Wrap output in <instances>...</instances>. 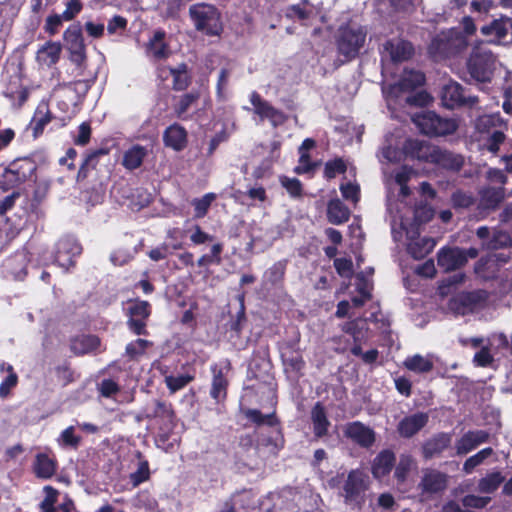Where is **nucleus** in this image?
<instances>
[{"mask_svg":"<svg viewBox=\"0 0 512 512\" xmlns=\"http://www.w3.org/2000/svg\"><path fill=\"white\" fill-rule=\"evenodd\" d=\"M424 75L420 71L405 70L398 82L383 86L382 91L387 99L388 105L392 102L401 103L402 100L409 105L425 106L430 101V96L424 91L412 93L424 83Z\"/></svg>","mask_w":512,"mask_h":512,"instance_id":"nucleus-1","label":"nucleus"},{"mask_svg":"<svg viewBox=\"0 0 512 512\" xmlns=\"http://www.w3.org/2000/svg\"><path fill=\"white\" fill-rule=\"evenodd\" d=\"M367 38V28L357 22H348L338 28L336 46L339 55L345 60L354 59L364 47Z\"/></svg>","mask_w":512,"mask_h":512,"instance_id":"nucleus-2","label":"nucleus"},{"mask_svg":"<svg viewBox=\"0 0 512 512\" xmlns=\"http://www.w3.org/2000/svg\"><path fill=\"white\" fill-rule=\"evenodd\" d=\"M469 40L457 29L441 32L429 45V53L436 59L456 57L466 51Z\"/></svg>","mask_w":512,"mask_h":512,"instance_id":"nucleus-3","label":"nucleus"},{"mask_svg":"<svg viewBox=\"0 0 512 512\" xmlns=\"http://www.w3.org/2000/svg\"><path fill=\"white\" fill-rule=\"evenodd\" d=\"M189 16L195 29L208 36H218L223 30L221 13L212 4L196 3L191 5Z\"/></svg>","mask_w":512,"mask_h":512,"instance_id":"nucleus-4","label":"nucleus"},{"mask_svg":"<svg viewBox=\"0 0 512 512\" xmlns=\"http://www.w3.org/2000/svg\"><path fill=\"white\" fill-rule=\"evenodd\" d=\"M494 62L495 57L487 44L483 41H476L467 61V69L471 78L482 83L490 81Z\"/></svg>","mask_w":512,"mask_h":512,"instance_id":"nucleus-5","label":"nucleus"},{"mask_svg":"<svg viewBox=\"0 0 512 512\" xmlns=\"http://www.w3.org/2000/svg\"><path fill=\"white\" fill-rule=\"evenodd\" d=\"M412 121L421 133L431 136L452 134L458 127L455 119L440 117L433 111L417 113L412 117Z\"/></svg>","mask_w":512,"mask_h":512,"instance_id":"nucleus-6","label":"nucleus"},{"mask_svg":"<svg viewBox=\"0 0 512 512\" xmlns=\"http://www.w3.org/2000/svg\"><path fill=\"white\" fill-rule=\"evenodd\" d=\"M369 486V477L360 470H352L345 481L343 496L345 503L361 507L365 502V493Z\"/></svg>","mask_w":512,"mask_h":512,"instance_id":"nucleus-7","label":"nucleus"},{"mask_svg":"<svg viewBox=\"0 0 512 512\" xmlns=\"http://www.w3.org/2000/svg\"><path fill=\"white\" fill-rule=\"evenodd\" d=\"M400 227L406 234L407 251L413 258H424L435 247L436 242L434 239L430 237H420L417 224H410L408 227L406 222L401 219Z\"/></svg>","mask_w":512,"mask_h":512,"instance_id":"nucleus-8","label":"nucleus"},{"mask_svg":"<svg viewBox=\"0 0 512 512\" xmlns=\"http://www.w3.org/2000/svg\"><path fill=\"white\" fill-rule=\"evenodd\" d=\"M478 256V250L474 247L461 249L458 247H446L438 251V266L444 271L456 270L464 266L468 259H474Z\"/></svg>","mask_w":512,"mask_h":512,"instance_id":"nucleus-9","label":"nucleus"},{"mask_svg":"<svg viewBox=\"0 0 512 512\" xmlns=\"http://www.w3.org/2000/svg\"><path fill=\"white\" fill-rule=\"evenodd\" d=\"M404 145L405 142H403L400 130L386 134L378 153L380 163H397L401 161L405 154Z\"/></svg>","mask_w":512,"mask_h":512,"instance_id":"nucleus-10","label":"nucleus"},{"mask_svg":"<svg viewBox=\"0 0 512 512\" xmlns=\"http://www.w3.org/2000/svg\"><path fill=\"white\" fill-rule=\"evenodd\" d=\"M81 253L82 246L78 240L74 236L66 235L56 243L55 261L60 267L67 270L74 265V259Z\"/></svg>","mask_w":512,"mask_h":512,"instance_id":"nucleus-11","label":"nucleus"},{"mask_svg":"<svg viewBox=\"0 0 512 512\" xmlns=\"http://www.w3.org/2000/svg\"><path fill=\"white\" fill-rule=\"evenodd\" d=\"M382 63L385 62H403L408 60L413 54L411 43L401 38L387 40L380 50Z\"/></svg>","mask_w":512,"mask_h":512,"instance_id":"nucleus-12","label":"nucleus"},{"mask_svg":"<svg viewBox=\"0 0 512 512\" xmlns=\"http://www.w3.org/2000/svg\"><path fill=\"white\" fill-rule=\"evenodd\" d=\"M441 102L443 106L453 109L461 105L473 106L478 102V98L476 96L466 97L463 93L462 86L459 83L449 81L442 87Z\"/></svg>","mask_w":512,"mask_h":512,"instance_id":"nucleus-13","label":"nucleus"},{"mask_svg":"<svg viewBox=\"0 0 512 512\" xmlns=\"http://www.w3.org/2000/svg\"><path fill=\"white\" fill-rule=\"evenodd\" d=\"M250 102L254 107V113L257 114L261 120H269L273 126H279L284 123V113L274 108L269 102L263 100L257 92L251 93Z\"/></svg>","mask_w":512,"mask_h":512,"instance_id":"nucleus-14","label":"nucleus"},{"mask_svg":"<svg viewBox=\"0 0 512 512\" xmlns=\"http://www.w3.org/2000/svg\"><path fill=\"white\" fill-rule=\"evenodd\" d=\"M404 150L405 154L412 158L434 163L439 147L426 141L409 139L405 141Z\"/></svg>","mask_w":512,"mask_h":512,"instance_id":"nucleus-15","label":"nucleus"},{"mask_svg":"<svg viewBox=\"0 0 512 512\" xmlns=\"http://www.w3.org/2000/svg\"><path fill=\"white\" fill-rule=\"evenodd\" d=\"M28 261V254L25 250L16 252L3 262V275L14 280H23L27 274Z\"/></svg>","mask_w":512,"mask_h":512,"instance_id":"nucleus-16","label":"nucleus"},{"mask_svg":"<svg viewBox=\"0 0 512 512\" xmlns=\"http://www.w3.org/2000/svg\"><path fill=\"white\" fill-rule=\"evenodd\" d=\"M447 477L444 473L435 469H424L418 489L422 496L438 493L446 486Z\"/></svg>","mask_w":512,"mask_h":512,"instance_id":"nucleus-17","label":"nucleus"},{"mask_svg":"<svg viewBox=\"0 0 512 512\" xmlns=\"http://www.w3.org/2000/svg\"><path fill=\"white\" fill-rule=\"evenodd\" d=\"M319 14V9L309 0H301L285 9V16L293 21L308 25Z\"/></svg>","mask_w":512,"mask_h":512,"instance_id":"nucleus-18","label":"nucleus"},{"mask_svg":"<svg viewBox=\"0 0 512 512\" xmlns=\"http://www.w3.org/2000/svg\"><path fill=\"white\" fill-rule=\"evenodd\" d=\"M489 439V433L485 430H470L464 433L455 443L456 454L466 455L484 444Z\"/></svg>","mask_w":512,"mask_h":512,"instance_id":"nucleus-19","label":"nucleus"},{"mask_svg":"<svg viewBox=\"0 0 512 512\" xmlns=\"http://www.w3.org/2000/svg\"><path fill=\"white\" fill-rule=\"evenodd\" d=\"M151 151L150 145L133 144L123 152L121 164L128 171L136 170L142 166Z\"/></svg>","mask_w":512,"mask_h":512,"instance_id":"nucleus-20","label":"nucleus"},{"mask_svg":"<svg viewBox=\"0 0 512 512\" xmlns=\"http://www.w3.org/2000/svg\"><path fill=\"white\" fill-rule=\"evenodd\" d=\"M148 58L161 61L169 57L171 51L166 42V33L163 30L154 31L146 44L145 49Z\"/></svg>","mask_w":512,"mask_h":512,"instance_id":"nucleus-21","label":"nucleus"},{"mask_svg":"<svg viewBox=\"0 0 512 512\" xmlns=\"http://www.w3.org/2000/svg\"><path fill=\"white\" fill-rule=\"evenodd\" d=\"M344 433L346 437L362 447H370L375 441L374 431L358 421L347 424Z\"/></svg>","mask_w":512,"mask_h":512,"instance_id":"nucleus-22","label":"nucleus"},{"mask_svg":"<svg viewBox=\"0 0 512 512\" xmlns=\"http://www.w3.org/2000/svg\"><path fill=\"white\" fill-rule=\"evenodd\" d=\"M63 39L70 52L79 59L85 56V44L79 24L70 25L63 34Z\"/></svg>","mask_w":512,"mask_h":512,"instance_id":"nucleus-23","label":"nucleus"},{"mask_svg":"<svg viewBox=\"0 0 512 512\" xmlns=\"http://www.w3.org/2000/svg\"><path fill=\"white\" fill-rule=\"evenodd\" d=\"M428 414L418 412L403 418L398 424V432L404 438H410L418 433L428 422Z\"/></svg>","mask_w":512,"mask_h":512,"instance_id":"nucleus-24","label":"nucleus"},{"mask_svg":"<svg viewBox=\"0 0 512 512\" xmlns=\"http://www.w3.org/2000/svg\"><path fill=\"white\" fill-rule=\"evenodd\" d=\"M505 199L504 187H485L479 192V208L482 210H495Z\"/></svg>","mask_w":512,"mask_h":512,"instance_id":"nucleus-25","label":"nucleus"},{"mask_svg":"<svg viewBox=\"0 0 512 512\" xmlns=\"http://www.w3.org/2000/svg\"><path fill=\"white\" fill-rule=\"evenodd\" d=\"M310 419L313 428V434L317 439L323 438L328 434L331 425L324 406L317 402L311 410Z\"/></svg>","mask_w":512,"mask_h":512,"instance_id":"nucleus-26","label":"nucleus"},{"mask_svg":"<svg viewBox=\"0 0 512 512\" xmlns=\"http://www.w3.org/2000/svg\"><path fill=\"white\" fill-rule=\"evenodd\" d=\"M61 51L59 42L48 41L37 50L36 61L41 66L51 67L59 61Z\"/></svg>","mask_w":512,"mask_h":512,"instance_id":"nucleus-27","label":"nucleus"},{"mask_svg":"<svg viewBox=\"0 0 512 512\" xmlns=\"http://www.w3.org/2000/svg\"><path fill=\"white\" fill-rule=\"evenodd\" d=\"M33 472L40 479L51 478L57 470L55 458L48 453H38L33 462Z\"/></svg>","mask_w":512,"mask_h":512,"instance_id":"nucleus-28","label":"nucleus"},{"mask_svg":"<svg viewBox=\"0 0 512 512\" xmlns=\"http://www.w3.org/2000/svg\"><path fill=\"white\" fill-rule=\"evenodd\" d=\"M163 140L167 147L182 151L187 145V132L182 126L173 124L165 130Z\"/></svg>","mask_w":512,"mask_h":512,"instance_id":"nucleus-29","label":"nucleus"},{"mask_svg":"<svg viewBox=\"0 0 512 512\" xmlns=\"http://www.w3.org/2000/svg\"><path fill=\"white\" fill-rule=\"evenodd\" d=\"M451 435L448 433H439L427 440L423 447L422 453L425 459H431L442 453L451 444Z\"/></svg>","mask_w":512,"mask_h":512,"instance_id":"nucleus-30","label":"nucleus"},{"mask_svg":"<svg viewBox=\"0 0 512 512\" xmlns=\"http://www.w3.org/2000/svg\"><path fill=\"white\" fill-rule=\"evenodd\" d=\"M373 273V268L368 269V276L364 273H358L356 276V289L359 293V296L352 298V304L355 307L362 306L366 301H368L371 297V275Z\"/></svg>","mask_w":512,"mask_h":512,"instance_id":"nucleus-31","label":"nucleus"},{"mask_svg":"<svg viewBox=\"0 0 512 512\" xmlns=\"http://www.w3.org/2000/svg\"><path fill=\"white\" fill-rule=\"evenodd\" d=\"M9 167L19 185L31 179L37 168L36 163L30 158L17 159L11 162Z\"/></svg>","mask_w":512,"mask_h":512,"instance_id":"nucleus-32","label":"nucleus"},{"mask_svg":"<svg viewBox=\"0 0 512 512\" xmlns=\"http://www.w3.org/2000/svg\"><path fill=\"white\" fill-rule=\"evenodd\" d=\"M370 321H377V315L374 313L369 318ZM368 319L358 318L347 322L343 326V331L350 334L354 342H363L368 338Z\"/></svg>","mask_w":512,"mask_h":512,"instance_id":"nucleus-33","label":"nucleus"},{"mask_svg":"<svg viewBox=\"0 0 512 512\" xmlns=\"http://www.w3.org/2000/svg\"><path fill=\"white\" fill-rule=\"evenodd\" d=\"M395 464V454L390 450L381 451L374 459L372 473L376 478H382L390 473Z\"/></svg>","mask_w":512,"mask_h":512,"instance_id":"nucleus-34","label":"nucleus"},{"mask_svg":"<svg viewBox=\"0 0 512 512\" xmlns=\"http://www.w3.org/2000/svg\"><path fill=\"white\" fill-rule=\"evenodd\" d=\"M136 464L135 471L129 475V482L133 488L138 487L140 484L146 482L150 478V468L148 461L142 456L141 452L135 453Z\"/></svg>","mask_w":512,"mask_h":512,"instance_id":"nucleus-35","label":"nucleus"},{"mask_svg":"<svg viewBox=\"0 0 512 512\" xmlns=\"http://www.w3.org/2000/svg\"><path fill=\"white\" fill-rule=\"evenodd\" d=\"M482 293L471 292L459 296L458 299L451 303V308L456 309L460 314H466L476 309L477 305L483 301Z\"/></svg>","mask_w":512,"mask_h":512,"instance_id":"nucleus-36","label":"nucleus"},{"mask_svg":"<svg viewBox=\"0 0 512 512\" xmlns=\"http://www.w3.org/2000/svg\"><path fill=\"white\" fill-rule=\"evenodd\" d=\"M350 210L340 199H332L328 203L327 217L330 223L339 225L349 219Z\"/></svg>","mask_w":512,"mask_h":512,"instance_id":"nucleus-37","label":"nucleus"},{"mask_svg":"<svg viewBox=\"0 0 512 512\" xmlns=\"http://www.w3.org/2000/svg\"><path fill=\"white\" fill-rule=\"evenodd\" d=\"M147 417L159 418L165 425H170L173 422L174 412L170 404L155 400L150 406L146 408Z\"/></svg>","mask_w":512,"mask_h":512,"instance_id":"nucleus-38","label":"nucleus"},{"mask_svg":"<svg viewBox=\"0 0 512 512\" xmlns=\"http://www.w3.org/2000/svg\"><path fill=\"white\" fill-rule=\"evenodd\" d=\"M435 164L438 166L452 170L458 171L463 165V157L461 155L455 154L453 152L442 150L439 148L438 153L436 154Z\"/></svg>","mask_w":512,"mask_h":512,"instance_id":"nucleus-39","label":"nucleus"},{"mask_svg":"<svg viewBox=\"0 0 512 512\" xmlns=\"http://www.w3.org/2000/svg\"><path fill=\"white\" fill-rule=\"evenodd\" d=\"M412 174L413 171L410 168L403 166L395 173L394 176L391 175L390 177H387L386 183L389 191L391 190L392 183H394L400 187L399 196H401L402 198H406L410 193L409 188L407 187L406 184L410 180Z\"/></svg>","mask_w":512,"mask_h":512,"instance_id":"nucleus-40","label":"nucleus"},{"mask_svg":"<svg viewBox=\"0 0 512 512\" xmlns=\"http://www.w3.org/2000/svg\"><path fill=\"white\" fill-rule=\"evenodd\" d=\"M100 345L98 337L93 335H82L72 341L71 349L75 354H87L96 351Z\"/></svg>","mask_w":512,"mask_h":512,"instance_id":"nucleus-41","label":"nucleus"},{"mask_svg":"<svg viewBox=\"0 0 512 512\" xmlns=\"http://www.w3.org/2000/svg\"><path fill=\"white\" fill-rule=\"evenodd\" d=\"M403 364L408 370L415 373H427L433 369L432 360L419 354L407 357Z\"/></svg>","mask_w":512,"mask_h":512,"instance_id":"nucleus-42","label":"nucleus"},{"mask_svg":"<svg viewBox=\"0 0 512 512\" xmlns=\"http://www.w3.org/2000/svg\"><path fill=\"white\" fill-rule=\"evenodd\" d=\"M417 466L416 460L410 454H401L396 465L394 476L398 483L406 481L408 473Z\"/></svg>","mask_w":512,"mask_h":512,"instance_id":"nucleus-43","label":"nucleus"},{"mask_svg":"<svg viewBox=\"0 0 512 512\" xmlns=\"http://www.w3.org/2000/svg\"><path fill=\"white\" fill-rule=\"evenodd\" d=\"M372 2L380 14H389L392 11H404L412 4L411 0H372Z\"/></svg>","mask_w":512,"mask_h":512,"instance_id":"nucleus-44","label":"nucleus"},{"mask_svg":"<svg viewBox=\"0 0 512 512\" xmlns=\"http://www.w3.org/2000/svg\"><path fill=\"white\" fill-rule=\"evenodd\" d=\"M0 371L8 373L0 384V397L6 398L10 394V391L17 385L18 376L14 372L12 365L7 363L0 364Z\"/></svg>","mask_w":512,"mask_h":512,"instance_id":"nucleus-45","label":"nucleus"},{"mask_svg":"<svg viewBox=\"0 0 512 512\" xmlns=\"http://www.w3.org/2000/svg\"><path fill=\"white\" fill-rule=\"evenodd\" d=\"M504 479L501 472H491L479 480L478 490L482 493H493L503 483Z\"/></svg>","mask_w":512,"mask_h":512,"instance_id":"nucleus-46","label":"nucleus"},{"mask_svg":"<svg viewBox=\"0 0 512 512\" xmlns=\"http://www.w3.org/2000/svg\"><path fill=\"white\" fill-rule=\"evenodd\" d=\"M474 271L482 279L493 278L497 273V263L491 257L481 258L476 262Z\"/></svg>","mask_w":512,"mask_h":512,"instance_id":"nucleus-47","label":"nucleus"},{"mask_svg":"<svg viewBox=\"0 0 512 512\" xmlns=\"http://www.w3.org/2000/svg\"><path fill=\"white\" fill-rule=\"evenodd\" d=\"M290 495V492L273 495V508L272 510H267V512H322L318 509L311 511H295V506L289 499Z\"/></svg>","mask_w":512,"mask_h":512,"instance_id":"nucleus-48","label":"nucleus"},{"mask_svg":"<svg viewBox=\"0 0 512 512\" xmlns=\"http://www.w3.org/2000/svg\"><path fill=\"white\" fill-rule=\"evenodd\" d=\"M512 244V238L510 234L502 230H494L491 238L484 242L487 249L497 250L507 247Z\"/></svg>","mask_w":512,"mask_h":512,"instance_id":"nucleus-49","label":"nucleus"},{"mask_svg":"<svg viewBox=\"0 0 512 512\" xmlns=\"http://www.w3.org/2000/svg\"><path fill=\"white\" fill-rule=\"evenodd\" d=\"M232 72L233 68L231 66H225L222 67L218 73L216 95L219 101H225L227 99L226 88L228 86V82L232 75Z\"/></svg>","mask_w":512,"mask_h":512,"instance_id":"nucleus-50","label":"nucleus"},{"mask_svg":"<svg viewBox=\"0 0 512 512\" xmlns=\"http://www.w3.org/2000/svg\"><path fill=\"white\" fill-rule=\"evenodd\" d=\"M216 199L215 193H206L200 198H195L192 200L191 204L194 207V217L195 218H203L206 216L212 202Z\"/></svg>","mask_w":512,"mask_h":512,"instance_id":"nucleus-51","label":"nucleus"},{"mask_svg":"<svg viewBox=\"0 0 512 512\" xmlns=\"http://www.w3.org/2000/svg\"><path fill=\"white\" fill-rule=\"evenodd\" d=\"M492 454L493 449L490 447L480 450L476 454L466 459L463 464V471L466 474H470L477 466L481 465Z\"/></svg>","mask_w":512,"mask_h":512,"instance_id":"nucleus-52","label":"nucleus"},{"mask_svg":"<svg viewBox=\"0 0 512 512\" xmlns=\"http://www.w3.org/2000/svg\"><path fill=\"white\" fill-rule=\"evenodd\" d=\"M51 121V114L45 105H41L37 108L33 117V131L34 135L42 133L44 127Z\"/></svg>","mask_w":512,"mask_h":512,"instance_id":"nucleus-53","label":"nucleus"},{"mask_svg":"<svg viewBox=\"0 0 512 512\" xmlns=\"http://www.w3.org/2000/svg\"><path fill=\"white\" fill-rule=\"evenodd\" d=\"M282 359L286 370L291 372H300L304 368V361L299 352H284Z\"/></svg>","mask_w":512,"mask_h":512,"instance_id":"nucleus-54","label":"nucleus"},{"mask_svg":"<svg viewBox=\"0 0 512 512\" xmlns=\"http://www.w3.org/2000/svg\"><path fill=\"white\" fill-rule=\"evenodd\" d=\"M226 386L227 381L222 373L219 371L218 373L214 374L210 392L211 397L214 398L217 402L224 399L226 396Z\"/></svg>","mask_w":512,"mask_h":512,"instance_id":"nucleus-55","label":"nucleus"},{"mask_svg":"<svg viewBox=\"0 0 512 512\" xmlns=\"http://www.w3.org/2000/svg\"><path fill=\"white\" fill-rule=\"evenodd\" d=\"M169 73L173 77L174 88L183 90L188 85L187 66L180 64L176 68H169Z\"/></svg>","mask_w":512,"mask_h":512,"instance_id":"nucleus-56","label":"nucleus"},{"mask_svg":"<svg viewBox=\"0 0 512 512\" xmlns=\"http://www.w3.org/2000/svg\"><path fill=\"white\" fill-rule=\"evenodd\" d=\"M57 441L58 444L62 447L77 448L81 438L75 434L74 426H69L61 432Z\"/></svg>","mask_w":512,"mask_h":512,"instance_id":"nucleus-57","label":"nucleus"},{"mask_svg":"<svg viewBox=\"0 0 512 512\" xmlns=\"http://www.w3.org/2000/svg\"><path fill=\"white\" fill-rule=\"evenodd\" d=\"M245 415L250 421L256 423L257 425L266 424L270 427H273L276 425L277 422L274 414L264 415L259 410L256 409H248L245 412Z\"/></svg>","mask_w":512,"mask_h":512,"instance_id":"nucleus-58","label":"nucleus"},{"mask_svg":"<svg viewBox=\"0 0 512 512\" xmlns=\"http://www.w3.org/2000/svg\"><path fill=\"white\" fill-rule=\"evenodd\" d=\"M192 379V376L188 374L170 375L165 377V383L169 390L174 393L184 388Z\"/></svg>","mask_w":512,"mask_h":512,"instance_id":"nucleus-59","label":"nucleus"},{"mask_svg":"<svg viewBox=\"0 0 512 512\" xmlns=\"http://www.w3.org/2000/svg\"><path fill=\"white\" fill-rule=\"evenodd\" d=\"M340 191L343 198L356 204L360 199V187L357 183L346 182L341 183Z\"/></svg>","mask_w":512,"mask_h":512,"instance_id":"nucleus-60","label":"nucleus"},{"mask_svg":"<svg viewBox=\"0 0 512 512\" xmlns=\"http://www.w3.org/2000/svg\"><path fill=\"white\" fill-rule=\"evenodd\" d=\"M45 497L40 503L41 512H51V509L55 507L58 498V491L52 486H45L43 488Z\"/></svg>","mask_w":512,"mask_h":512,"instance_id":"nucleus-61","label":"nucleus"},{"mask_svg":"<svg viewBox=\"0 0 512 512\" xmlns=\"http://www.w3.org/2000/svg\"><path fill=\"white\" fill-rule=\"evenodd\" d=\"M83 9L81 0H66L65 9L61 13V18L65 21L73 20Z\"/></svg>","mask_w":512,"mask_h":512,"instance_id":"nucleus-62","label":"nucleus"},{"mask_svg":"<svg viewBox=\"0 0 512 512\" xmlns=\"http://www.w3.org/2000/svg\"><path fill=\"white\" fill-rule=\"evenodd\" d=\"M346 165L341 158L328 161L325 164L324 174L328 179L334 178L337 174L345 173Z\"/></svg>","mask_w":512,"mask_h":512,"instance_id":"nucleus-63","label":"nucleus"},{"mask_svg":"<svg viewBox=\"0 0 512 512\" xmlns=\"http://www.w3.org/2000/svg\"><path fill=\"white\" fill-rule=\"evenodd\" d=\"M149 346V341L137 339L126 346V353L130 358L134 359L142 355Z\"/></svg>","mask_w":512,"mask_h":512,"instance_id":"nucleus-64","label":"nucleus"}]
</instances>
